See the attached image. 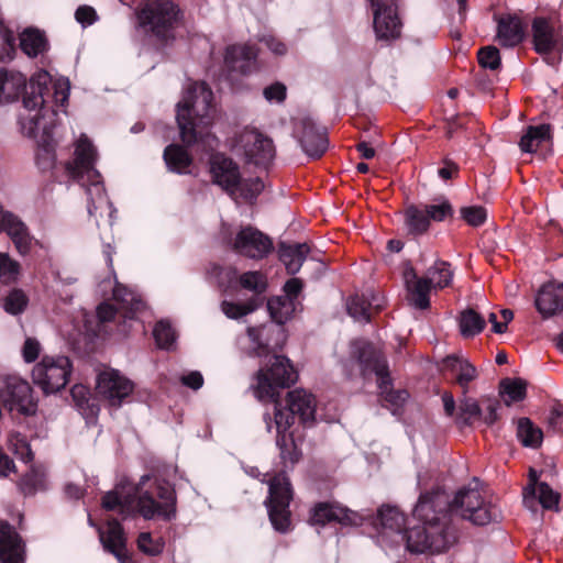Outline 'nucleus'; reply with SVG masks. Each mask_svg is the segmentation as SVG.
Returning <instances> with one entry per match:
<instances>
[{"instance_id": "1", "label": "nucleus", "mask_w": 563, "mask_h": 563, "mask_svg": "<svg viewBox=\"0 0 563 563\" xmlns=\"http://www.w3.org/2000/svg\"><path fill=\"white\" fill-rule=\"evenodd\" d=\"M453 515L484 526L496 518V509L484 501L477 488L460 489L452 501L441 490L422 494L413 516L422 526L412 529L407 537L408 547L415 552L440 553L456 542Z\"/></svg>"}, {"instance_id": "2", "label": "nucleus", "mask_w": 563, "mask_h": 563, "mask_svg": "<svg viewBox=\"0 0 563 563\" xmlns=\"http://www.w3.org/2000/svg\"><path fill=\"white\" fill-rule=\"evenodd\" d=\"M97 151L86 135H81L75 145L74 159L66 164L68 175L86 188L88 213L97 217L111 212L112 205L107 197L100 173L95 168Z\"/></svg>"}, {"instance_id": "3", "label": "nucleus", "mask_w": 563, "mask_h": 563, "mask_svg": "<svg viewBox=\"0 0 563 563\" xmlns=\"http://www.w3.org/2000/svg\"><path fill=\"white\" fill-rule=\"evenodd\" d=\"M213 93L205 82L188 86L183 100L177 104L176 120L181 141L190 146L199 137L198 128H207L213 120Z\"/></svg>"}, {"instance_id": "4", "label": "nucleus", "mask_w": 563, "mask_h": 563, "mask_svg": "<svg viewBox=\"0 0 563 563\" xmlns=\"http://www.w3.org/2000/svg\"><path fill=\"white\" fill-rule=\"evenodd\" d=\"M151 482L148 475L141 477L135 487L136 511L145 520L161 518L170 520L176 515V493L165 481Z\"/></svg>"}, {"instance_id": "5", "label": "nucleus", "mask_w": 563, "mask_h": 563, "mask_svg": "<svg viewBox=\"0 0 563 563\" xmlns=\"http://www.w3.org/2000/svg\"><path fill=\"white\" fill-rule=\"evenodd\" d=\"M353 354L356 356L362 375L374 373L377 376L378 389L382 398L393 407V411L401 407L408 398L406 390H394L389 376L386 358L380 351L371 343L356 340L352 344Z\"/></svg>"}, {"instance_id": "6", "label": "nucleus", "mask_w": 563, "mask_h": 563, "mask_svg": "<svg viewBox=\"0 0 563 563\" xmlns=\"http://www.w3.org/2000/svg\"><path fill=\"white\" fill-rule=\"evenodd\" d=\"M137 24L145 33L161 43L175 38V30L181 25L183 13L170 0H158L143 4L136 11Z\"/></svg>"}, {"instance_id": "7", "label": "nucleus", "mask_w": 563, "mask_h": 563, "mask_svg": "<svg viewBox=\"0 0 563 563\" xmlns=\"http://www.w3.org/2000/svg\"><path fill=\"white\" fill-rule=\"evenodd\" d=\"M52 84L51 75L45 70L35 73L29 82V90L23 97V108L27 114L20 115L22 131L29 135H35L40 130L48 133L51 124L46 123L45 117L49 112L45 109V95Z\"/></svg>"}, {"instance_id": "8", "label": "nucleus", "mask_w": 563, "mask_h": 563, "mask_svg": "<svg viewBox=\"0 0 563 563\" xmlns=\"http://www.w3.org/2000/svg\"><path fill=\"white\" fill-rule=\"evenodd\" d=\"M297 377V372L287 357L274 355L268 365L257 372L254 394L262 401L275 400L279 397V389L295 384Z\"/></svg>"}, {"instance_id": "9", "label": "nucleus", "mask_w": 563, "mask_h": 563, "mask_svg": "<svg viewBox=\"0 0 563 563\" xmlns=\"http://www.w3.org/2000/svg\"><path fill=\"white\" fill-rule=\"evenodd\" d=\"M453 217V207L444 198L434 199L431 203L410 205L404 211V223L411 235L426 233L431 221L441 222Z\"/></svg>"}, {"instance_id": "10", "label": "nucleus", "mask_w": 563, "mask_h": 563, "mask_svg": "<svg viewBox=\"0 0 563 563\" xmlns=\"http://www.w3.org/2000/svg\"><path fill=\"white\" fill-rule=\"evenodd\" d=\"M531 36L534 51L544 55L548 64H559L563 49L561 26L551 18L537 16L531 22Z\"/></svg>"}, {"instance_id": "11", "label": "nucleus", "mask_w": 563, "mask_h": 563, "mask_svg": "<svg viewBox=\"0 0 563 563\" xmlns=\"http://www.w3.org/2000/svg\"><path fill=\"white\" fill-rule=\"evenodd\" d=\"M267 508L273 527L280 532H286L290 527L289 505L292 499V490L286 474L274 475L268 481Z\"/></svg>"}, {"instance_id": "12", "label": "nucleus", "mask_w": 563, "mask_h": 563, "mask_svg": "<svg viewBox=\"0 0 563 563\" xmlns=\"http://www.w3.org/2000/svg\"><path fill=\"white\" fill-rule=\"evenodd\" d=\"M71 373V363L66 356H44L32 371V378L45 394L63 389Z\"/></svg>"}, {"instance_id": "13", "label": "nucleus", "mask_w": 563, "mask_h": 563, "mask_svg": "<svg viewBox=\"0 0 563 563\" xmlns=\"http://www.w3.org/2000/svg\"><path fill=\"white\" fill-rule=\"evenodd\" d=\"M0 400L12 416H33L37 409L30 384L16 376L2 379Z\"/></svg>"}, {"instance_id": "14", "label": "nucleus", "mask_w": 563, "mask_h": 563, "mask_svg": "<svg viewBox=\"0 0 563 563\" xmlns=\"http://www.w3.org/2000/svg\"><path fill=\"white\" fill-rule=\"evenodd\" d=\"M236 146L246 162L256 166H268L276 155L273 140L256 129L245 128L239 135Z\"/></svg>"}, {"instance_id": "15", "label": "nucleus", "mask_w": 563, "mask_h": 563, "mask_svg": "<svg viewBox=\"0 0 563 563\" xmlns=\"http://www.w3.org/2000/svg\"><path fill=\"white\" fill-rule=\"evenodd\" d=\"M273 247L272 239L252 225L241 228L232 242L238 254L253 260L266 257Z\"/></svg>"}, {"instance_id": "16", "label": "nucleus", "mask_w": 563, "mask_h": 563, "mask_svg": "<svg viewBox=\"0 0 563 563\" xmlns=\"http://www.w3.org/2000/svg\"><path fill=\"white\" fill-rule=\"evenodd\" d=\"M374 14V31L378 40L397 38L401 32V22L396 0H371Z\"/></svg>"}, {"instance_id": "17", "label": "nucleus", "mask_w": 563, "mask_h": 563, "mask_svg": "<svg viewBox=\"0 0 563 563\" xmlns=\"http://www.w3.org/2000/svg\"><path fill=\"white\" fill-rule=\"evenodd\" d=\"M295 135L302 151L312 159L320 158L328 150L325 129L317 126L309 118L301 119L296 124Z\"/></svg>"}, {"instance_id": "18", "label": "nucleus", "mask_w": 563, "mask_h": 563, "mask_svg": "<svg viewBox=\"0 0 563 563\" xmlns=\"http://www.w3.org/2000/svg\"><path fill=\"white\" fill-rule=\"evenodd\" d=\"M97 390L110 406L120 407L123 399L132 394L133 383L118 371H104L98 376Z\"/></svg>"}, {"instance_id": "19", "label": "nucleus", "mask_w": 563, "mask_h": 563, "mask_svg": "<svg viewBox=\"0 0 563 563\" xmlns=\"http://www.w3.org/2000/svg\"><path fill=\"white\" fill-rule=\"evenodd\" d=\"M210 173L214 184L220 186L231 197H235L241 180L239 166L233 159L223 154L210 157Z\"/></svg>"}, {"instance_id": "20", "label": "nucleus", "mask_w": 563, "mask_h": 563, "mask_svg": "<svg viewBox=\"0 0 563 563\" xmlns=\"http://www.w3.org/2000/svg\"><path fill=\"white\" fill-rule=\"evenodd\" d=\"M496 22L495 40L503 47H515L526 37L527 24L517 13H503L494 16Z\"/></svg>"}, {"instance_id": "21", "label": "nucleus", "mask_w": 563, "mask_h": 563, "mask_svg": "<svg viewBox=\"0 0 563 563\" xmlns=\"http://www.w3.org/2000/svg\"><path fill=\"white\" fill-rule=\"evenodd\" d=\"M98 532L106 551L112 553L120 563H132L126 550L124 529L117 519L107 520L106 527H99Z\"/></svg>"}, {"instance_id": "22", "label": "nucleus", "mask_w": 563, "mask_h": 563, "mask_svg": "<svg viewBox=\"0 0 563 563\" xmlns=\"http://www.w3.org/2000/svg\"><path fill=\"white\" fill-rule=\"evenodd\" d=\"M537 500L544 509L558 510L560 494L554 492L547 483L537 482L534 471H530V483L523 490L525 506L536 511Z\"/></svg>"}, {"instance_id": "23", "label": "nucleus", "mask_w": 563, "mask_h": 563, "mask_svg": "<svg viewBox=\"0 0 563 563\" xmlns=\"http://www.w3.org/2000/svg\"><path fill=\"white\" fill-rule=\"evenodd\" d=\"M385 299L373 290H367L362 295H354L346 301L347 313L360 322H368L374 313L382 310Z\"/></svg>"}, {"instance_id": "24", "label": "nucleus", "mask_w": 563, "mask_h": 563, "mask_svg": "<svg viewBox=\"0 0 563 563\" xmlns=\"http://www.w3.org/2000/svg\"><path fill=\"white\" fill-rule=\"evenodd\" d=\"M404 280L407 290V300L416 309L426 310L430 307V291L433 289L429 279L418 276L412 267L404 272Z\"/></svg>"}, {"instance_id": "25", "label": "nucleus", "mask_w": 563, "mask_h": 563, "mask_svg": "<svg viewBox=\"0 0 563 563\" xmlns=\"http://www.w3.org/2000/svg\"><path fill=\"white\" fill-rule=\"evenodd\" d=\"M358 516L356 512L336 504V503H319L317 504L310 517L313 525L324 526L330 522H339L341 525L356 523Z\"/></svg>"}, {"instance_id": "26", "label": "nucleus", "mask_w": 563, "mask_h": 563, "mask_svg": "<svg viewBox=\"0 0 563 563\" xmlns=\"http://www.w3.org/2000/svg\"><path fill=\"white\" fill-rule=\"evenodd\" d=\"M442 369L450 373L462 394H468L470 385L478 377L477 368L467 360L457 355H449L442 362Z\"/></svg>"}, {"instance_id": "27", "label": "nucleus", "mask_w": 563, "mask_h": 563, "mask_svg": "<svg viewBox=\"0 0 563 563\" xmlns=\"http://www.w3.org/2000/svg\"><path fill=\"white\" fill-rule=\"evenodd\" d=\"M534 306L543 319H548L563 310V283L544 284L534 298Z\"/></svg>"}, {"instance_id": "28", "label": "nucleus", "mask_w": 563, "mask_h": 563, "mask_svg": "<svg viewBox=\"0 0 563 563\" xmlns=\"http://www.w3.org/2000/svg\"><path fill=\"white\" fill-rule=\"evenodd\" d=\"M24 548L16 531L8 523L0 525V561L1 563H23Z\"/></svg>"}, {"instance_id": "29", "label": "nucleus", "mask_w": 563, "mask_h": 563, "mask_svg": "<svg viewBox=\"0 0 563 563\" xmlns=\"http://www.w3.org/2000/svg\"><path fill=\"white\" fill-rule=\"evenodd\" d=\"M287 406L292 415L299 417L302 423L312 422L316 413V398L305 389H294L287 394Z\"/></svg>"}, {"instance_id": "30", "label": "nucleus", "mask_w": 563, "mask_h": 563, "mask_svg": "<svg viewBox=\"0 0 563 563\" xmlns=\"http://www.w3.org/2000/svg\"><path fill=\"white\" fill-rule=\"evenodd\" d=\"M26 89V77L16 70L0 68V103L18 100Z\"/></svg>"}, {"instance_id": "31", "label": "nucleus", "mask_w": 563, "mask_h": 563, "mask_svg": "<svg viewBox=\"0 0 563 563\" xmlns=\"http://www.w3.org/2000/svg\"><path fill=\"white\" fill-rule=\"evenodd\" d=\"M257 52L252 45H232L227 48L224 62L230 69L246 74L254 64Z\"/></svg>"}, {"instance_id": "32", "label": "nucleus", "mask_w": 563, "mask_h": 563, "mask_svg": "<svg viewBox=\"0 0 563 563\" xmlns=\"http://www.w3.org/2000/svg\"><path fill=\"white\" fill-rule=\"evenodd\" d=\"M2 232L10 236L20 255L24 256L30 253L34 239L29 233L26 225L16 216L7 218Z\"/></svg>"}, {"instance_id": "33", "label": "nucleus", "mask_w": 563, "mask_h": 563, "mask_svg": "<svg viewBox=\"0 0 563 563\" xmlns=\"http://www.w3.org/2000/svg\"><path fill=\"white\" fill-rule=\"evenodd\" d=\"M278 252L279 258L286 266L287 272L291 275H295L302 266L306 256L310 252V247L307 243H280Z\"/></svg>"}, {"instance_id": "34", "label": "nucleus", "mask_w": 563, "mask_h": 563, "mask_svg": "<svg viewBox=\"0 0 563 563\" xmlns=\"http://www.w3.org/2000/svg\"><path fill=\"white\" fill-rule=\"evenodd\" d=\"M551 140V125H530L520 139L519 146L522 152L534 153L544 143Z\"/></svg>"}, {"instance_id": "35", "label": "nucleus", "mask_w": 563, "mask_h": 563, "mask_svg": "<svg viewBox=\"0 0 563 563\" xmlns=\"http://www.w3.org/2000/svg\"><path fill=\"white\" fill-rule=\"evenodd\" d=\"M378 520L383 529L390 530L400 536L401 540L406 541V545H408L407 537L411 532L412 528L406 532H402V527L405 525V516L396 508V507H382L378 510ZM416 527H413L415 529ZM407 549L411 551L409 547Z\"/></svg>"}, {"instance_id": "36", "label": "nucleus", "mask_w": 563, "mask_h": 563, "mask_svg": "<svg viewBox=\"0 0 563 563\" xmlns=\"http://www.w3.org/2000/svg\"><path fill=\"white\" fill-rule=\"evenodd\" d=\"M164 159L172 172L188 174L192 157L188 151L178 144H170L164 151Z\"/></svg>"}, {"instance_id": "37", "label": "nucleus", "mask_w": 563, "mask_h": 563, "mask_svg": "<svg viewBox=\"0 0 563 563\" xmlns=\"http://www.w3.org/2000/svg\"><path fill=\"white\" fill-rule=\"evenodd\" d=\"M477 420L482 421L481 401L467 396V394H462L459 400L456 423L460 427H472Z\"/></svg>"}, {"instance_id": "38", "label": "nucleus", "mask_w": 563, "mask_h": 563, "mask_svg": "<svg viewBox=\"0 0 563 563\" xmlns=\"http://www.w3.org/2000/svg\"><path fill=\"white\" fill-rule=\"evenodd\" d=\"M20 47L29 57H36L47 49V40L43 32L26 29L20 35Z\"/></svg>"}, {"instance_id": "39", "label": "nucleus", "mask_w": 563, "mask_h": 563, "mask_svg": "<svg viewBox=\"0 0 563 563\" xmlns=\"http://www.w3.org/2000/svg\"><path fill=\"white\" fill-rule=\"evenodd\" d=\"M517 438L523 446L537 449L542 444L543 431L529 418H520L517 422Z\"/></svg>"}, {"instance_id": "40", "label": "nucleus", "mask_w": 563, "mask_h": 563, "mask_svg": "<svg viewBox=\"0 0 563 563\" xmlns=\"http://www.w3.org/2000/svg\"><path fill=\"white\" fill-rule=\"evenodd\" d=\"M46 470L42 465H32L30 471L20 479L19 487L24 495H34L46 488Z\"/></svg>"}, {"instance_id": "41", "label": "nucleus", "mask_w": 563, "mask_h": 563, "mask_svg": "<svg viewBox=\"0 0 563 563\" xmlns=\"http://www.w3.org/2000/svg\"><path fill=\"white\" fill-rule=\"evenodd\" d=\"M434 290L443 289L451 285L453 272L448 262L437 260L424 273Z\"/></svg>"}, {"instance_id": "42", "label": "nucleus", "mask_w": 563, "mask_h": 563, "mask_svg": "<svg viewBox=\"0 0 563 563\" xmlns=\"http://www.w3.org/2000/svg\"><path fill=\"white\" fill-rule=\"evenodd\" d=\"M484 318L474 309L468 308L460 313L459 325L463 338H473L485 328Z\"/></svg>"}, {"instance_id": "43", "label": "nucleus", "mask_w": 563, "mask_h": 563, "mask_svg": "<svg viewBox=\"0 0 563 563\" xmlns=\"http://www.w3.org/2000/svg\"><path fill=\"white\" fill-rule=\"evenodd\" d=\"M276 444L280 451V459L285 465H295L301 459V450L295 441L292 433H283L276 437Z\"/></svg>"}, {"instance_id": "44", "label": "nucleus", "mask_w": 563, "mask_h": 563, "mask_svg": "<svg viewBox=\"0 0 563 563\" xmlns=\"http://www.w3.org/2000/svg\"><path fill=\"white\" fill-rule=\"evenodd\" d=\"M272 319L278 327L289 320L295 311V301L284 297H273L267 301Z\"/></svg>"}, {"instance_id": "45", "label": "nucleus", "mask_w": 563, "mask_h": 563, "mask_svg": "<svg viewBox=\"0 0 563 563\" xmlns=\"http://www.w3.org/2000/svg\"><path fill=\"white\" fill-rule=\"evenodd\" d=\"M500 394L505 397V404L510 406L512 402L521 401L527 394V385L520 378H505L499 384Z\"/></svg>"}, {"instance_id": "46", "label": "nucleus", "mask_w": 563, "mask_h": 563, "mask_svg": "<svg viewBox=\"0 0 563 563\" xmlns=\"http://www.w3.org/2000/svg\"><path fill=\"white\" fill-rule=\"evenodd\" d=\"M282 333L280 327L274 328L273 325H258L247 328V336L250 338L254 350L257 355L262 354L269 345V334L273 332Z\"/></svg>"}, {"instance_id": "47", "label": "nucleus", "mask_w": 563, "mask_h": 563, "mask_svg": "<svg viewBox=\"0 0 563 563\" xmlns=\"http://www.w3.org/2000/svg\"><path fill=\"white\" fill-rule=\"evenodd\" d=\"M132 501L128 496H123L118 490H111L104 494L102 497V508L106 510L118 511L123 518H126L131 514Z\"/></svg>"}, {"instance_id": "48", "label": "nucleus", "mask_w": 563, "mask_h": 563, "mask_svg": "<svg viewBox=\"0 0 563 563\" xmlns=\"http://www.w3.org/2000/svg\"><path fill=\"white\" fill-rule=\"evenodd\" d=\"M21 273V265L8 253L0 252V283L10 285L18 282Z\"/></svg>"}, {"instance_id": "49", "label": "nucleus", "mask_w": 563, "mask_h": 563, "mask_svg": "<svg viewBox=\"0 0 563 563\" xmlns=\"http://www.w3.org/2000/svg\"><path fill=\"white\" fill-rule=\"evenodd\" d=\"M8 445L11 451L23 462L30 463L34 459V453L25 435L20 432H11L8 437Z\"/></svg>"}, {"instance_id": "50", "label": "nucleus", "mask_w": 563, "mask_h": 563, "mask_svg": "<svg viewBox=\"0 0 563 563\" xmlns=\"http://www.w3.org/2000/svg\"><path fill=\"white\" fill-rule=\"evenodd\" d=\"M29 305V297L22 289H12L3 298V309L7 313L18 316L24 312Z\"/></svg>"}, {"instance_id": "51", "label": "nucleus", "mask_w": 563, "mask_h": 563, "mask_svg": "<svg viewBox=\"0 0 563 563\" xmlns=\"http://www.w3.org/2000/svg\"><path fill=\"white\" fill-rule=\"evenodd\" d=\"M242 288L250 290L254 294H262L267 288V278L261 272H246L239 278Z\"/></svg>"}, {"instance_id": "52", "label": "nucleus", "mask_w": 563, "mask_h": 563, "mask_svg": "<svg viewBox=\"0 0 563 563\" xmlns=\"http://www.w3.org/2000/svg\"><path fill=\"white\" fill-rule=\"evenodd\" d=\"M113 298L120 303V307L126 311L134 312L142 307V301L135 297V295L118 284L113 289Z\"/></svg>"}, {"instance_id": "53", "label": "nucleus", "mask_w": 563, "mask_h": 563, "mask_svg": "<svg viewBox=\"0 0 563 563\" xmlns=\"http://www.w3.org/2000/svg\"><path fill=\"white\" fill-rule=\"evenodd\" d=\"M257 308L255 299H251L243 303L223 301L221 303L222 312L231 319H238L253 312Z\"/></svg>"}, {"instance_id": "54", "label": "nucleus", "mask_w": 563, "mask_h": 563, "mask_svg": "<svg viewBox=\"0 0 563 563\" xmlns=\"http://www.w3.org/2000/svg\"><path fill=\"white\" fill-rule=\"evenodd\" d=\"M136 543L141 552L152 556L161 554L165 547L163 539H154L150 532H141Z\"/></svg>"}, {"instance_id": "55", "label": "nucleus", "mask_w": 563, "mask_h": 563, "mask_svg": "<svg viewBox=\"0 0 563 563\" xmlns=\"http://www.w3.org/2000/svg\"><path fill=\"white\" fill-rule=\"evenodd\" d=\"M275 411H274V423L276 427L277 435H283V433H289V428L294 424L295 416L289 409H282L279 406L278 397L275 400Z\"/></svg>"}, {"instance_id": "56", "label": "nucleus", "mask_w": 563, "mask_h": 563, "mask_svg": "<svg viewBox=\"0 0 563 563\" xmlns=\"http://www.w3.org/2000/svg\"><path fill=\"white\" fill-rule=\"evenodd\" d=\"M153 335L155 338L156 344L161 349H169L175 342L176 334L175 330L167 321H158L153 330Z\"/></svg>"}, {"instance_id": "57", "label": "nucleus", "mask_w": 563, "mask_h": 563, "mask_svg": "<svg viewBox=\"0 0 563 563\" xmlns=\"http://www.w3.org/2000/svg\"><path fill=\"white\" fill-rule=\"evenodd\" d=\"M14 42L12 31L5 27L0 19V62L13 58L15 52Z\"/></svg>"}, {"instance_id": "58", "label": "nucleus", "mask_w": 563, "mask_h": 563, "mask_svg": "<svg viewBox=\"0 0 563 563\" xmlns=\"http://www.w3.org/2000/svg\"><path fill=\"white\" fill-rule=\"evenodd\" d=\"M264 183L261 178H251L244 181L240 180L238 191L240 196L246 201H253L263 191Z\"/></svg>"}, {"instance_id": "59", "label": "nucleus", "mask_w": 563, "mask_h": 563, "mask_svg": "<svg viewBox=\"0 0 563 563\" xmlns=\"http://www.w3.org/2000/svg\"><path fill=\"white\" fill-rule=\"evenodd\" d=\"M482 404V421L486 426H493L499 418L498 410L500 409V402L496 398L483 397Z\"/></svg>"}, {"instance_id": "60", "label": "nucleus", "mask_w": 563, "mask_h": 563, "mask_svg": "<svg viewBox=\"0 0 563 563\" xmlns=\"http://www.w3.org/2000/svg\"><path fill=\"white\" fill-rule=\"evenodd\" d=\"M478 63L484 68L492 70L500 66V54L497 47L486 46L478 51Z\"/></svg>"}, {"instance_id": "61", "label": "nucleus", "mask_w": 563, "mask_h": 563, "mask_svg": "<svg viewBox=\"0 0 563 563\" xmlns=\"http://www.w3.org/2000/svg\"><path fill=\"white\" fill-rule=\"evenodd\" d=\"M461 217L467 224L478 227L485 222L487 212L484 207L470 206L461 209Z\"/></svg>"}, {"instance_id": "62", "label": "nucleus", "mask_w": 563, "mask_h": 563, "mask_svg": "<svg viewBox=\"0 0 563 563\" xmlns=\"http://www.w3.org/2000/svg\"><path fill=\"white\" fill-rule=\"evenodd\" d=\"M548 427L554 432L563 431V402H555L548 417Z\"/></svg>"}, {"instance_id": "63", "label": "nucleus", "mask_w": 563, "mask_h": 563, "mask_svg": "<svg viewBox=\"0 0 563 563\" xmlns=\"http://www.w3.org/2000/svg\"><path fill=\"white\" fill-rule=\"evenodd\" d=\"M54 101L58 107H65L68 102L69 97V81L66 79H59L54 82Z\"/></svg>"}, {"instance_id": "64", "label": "nucleus", "mask_w": 563, "mask_h": 563, "mask_svg": "<svg viewBox=\"0 0 563 563\" xmlns=\"http://www.w3.org/2000/svg\"><path fill=\"white\" fill-rule=\"evenodd\" d=\"M41 352V344L34 338H27L22 347V356L26 363L34 362Z\"/></svg>"}]
</instances>
